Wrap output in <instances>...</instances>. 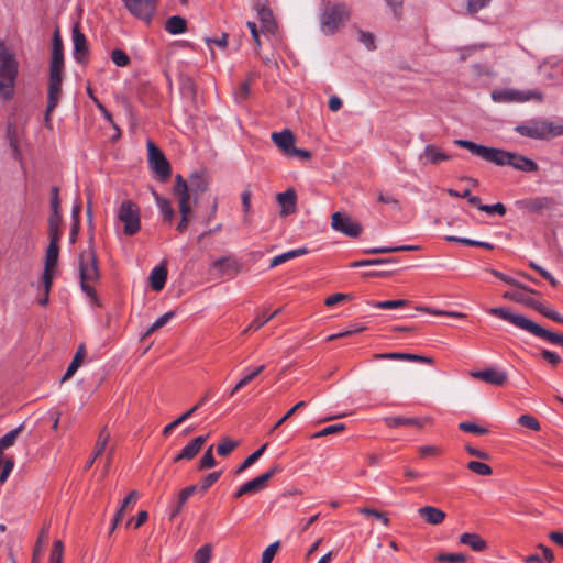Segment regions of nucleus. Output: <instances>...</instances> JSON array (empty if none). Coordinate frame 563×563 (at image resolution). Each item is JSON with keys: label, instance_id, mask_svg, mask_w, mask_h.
<instances>
[{"label": "nucleus", "instance_id": "obj_1", "mask_svg": "<svg viewBox=\"0 0 563 563\" xmlns=\"http://www.w3.org/2000/svg\"><path fill=\"white\" fill-rule=\"evenodd\" d=\"M454 144L468 150L472 154L479 156L486 162L494 163L498 166H511L515 169L531 173L538 170V164L531 158L518 153L508 152L501 148L488 147L476 144L468 140H455Z\"/></svg>", "mask_w": 563, "mask_h": 563}, {"label": "nucleus", "instance_id": "obj_2", "mask_svg": "<svg viewBox=\"0 0 563 563\" xmlns=\"http://www.w3.org/2000/svg\"><path fill=\"white\" fill-rule=\"evenodd\" d=\"M488 312L492 316L499 317V318L512 323L517 328L522 329L536 336L545 339L549 342H551L552 344L558 345L561 349H563V333L559 334V333L550 332V331L545 330L544 328H542L541 325H539L538 323L531 321L530 319H528L521 314H515L506 308H492V309H489Z\"/></svg>", "mask_w": 563, "mask_h": 563}, {"label": "nucleus", "instance_id": "obj_3", "mask_svg": "<svg viewBox=\"0 0 563 563\" xmlns=\"http://www.w3.org/2000/svg\"><path fill=\"white\" fill-rule=\"evenodd\" d=\"M19 63L14 53L0 43V96L5 100L13 97Z\"/></svg>", "mask_w": 563, "mask_h": 563}, {"label": "nucleus", "instance_id": "obj_4", "mask_svg": "<svg viewBox=\"0 0 563 563\" xmlns=\"http://www.w3.org/2000/svg\"><path fill=\"white\" fill-rule=\"evenodd\" d=\"M351 10L344 3L327 1L320 14V30L325 35H333L350 20Z\"/></svg>", "mask_w": 563, "mask_h": 563}, {"label": "nucleus", "instance_id": "obj_5", "mask_svg": "<svg viewBox=\"0 0 563 563\" xmlns=\"http://www.w3.org/2000/svg\"><path fill=\"white\" fill-rule=\"evenodd\" d=\"M515 131L522 136L536 140H549L563 135V125L548 120H529L515 128Z\"/></svg>", "mask_w": 563, "mask_h": 563}, {"label": "nucleus", "instance_id": "obj_6", "mask_svg": "<svg viewBox=\"0 0 563 563\" xmlns=\"http://www.w3.org/2000/svg\"><path fill=\"white\" fill-rule=\"evenodd\" d=\"M118 219L123 223L125 235L132 236L141 229L140 208L131 200L121 203L118 210Z\"/></svg>", "mask_w": 563, "mask_h": 563}, {"label": "nucleus", "instance_id": "obj_7", "mask_svg": "<svg viewBox=\"0 0 563 563\" xmlns=\"http://www.w3.org/2000/svg\"><path fill=\"white\" fill-rule=\"evenodd\" d=\"M79 278L80 284L96 283L100 278L98 269V260L92 245L80 254L79 258Z\"/></svg>", "mask_w": 563, "mask_h": 563}, {"label": "nucleus", "instance_id": "obj_8", "mask_svg": "<svg viewBox=\"0 0 563 563\" xmlns=\"http://www.w3.org/2000/svg\"><path fill=\"white\" fill-rule=\"evenodd\" d=\"M146 145L148 151V164L152 170L158 176L161 181H166L172 174L169 162L153 141H147Z\"/></svg>", "mask_w": 563, "mask_h": 563}, {"label": "nucleus", "instance_id": "obj_9", "mask_svg": "<svg viewBox=\"0 0 563 563\" xmlns=\"http://www.w3.org/2000/svg\"><path fill=\"white\" fill-rule=\"evenodd\" d=\"M282 471L279 465L272 466L267 472L245 482L233 494L234 498H241L244 495H252L263 490L267 486V482Z\"/></svg>", "mask_w": 563, "mask_h": 563}, {"label": "nucleus", "instance_id": "obj_10", "mask_svg": "<svg viewBox=\"0 0 563 563\" xmlns=\"http://www.w3.org/2000/svg\"><path fill=\"white\" fill-rule=\"evenodd\" d=\"M122 2L134 18L148 24L156 13L158 0H122Z\"/></svg>", "mask_w": 563, "mask_h": 563}, {"label": "nucleus", "instance_id": "obj_11", "mask_svg": "<svg viewBox=\"0 0 563 563\" xmlns=\"http://www.w3.org/2000/svg\"><path fill=\"white\" fill-rule=\"evenodd\" d=\"M543 95L539 90L501 89L492 92V99L496 102H525L532 99L541 101Z\"/></svg>", "mask_w": 563, "mask_h": 563}, {"label": "nucleus", "instance_id": "obj_12", "mask_svg": "<svg viewBox=\"0 0 563 563\" xmlns=\"http://www.w3.org/2000/svg\"><path fill=\"white\" fill-rule=\"evenodd\" d=\"M331 227L333 230L350 238H357L363 230L360 222L355 221L351 216L340 211L334 212L331 216Z\"/></svg>", "mask_w": 563, "mask_h": 563}, {"label": "nucleus", "instance_id": "obj_13", "mask_svg": "<svg viewBox=\"0 0 563 563\" xmlns=\"http://www.w3.org/2000/svg\"><path fill=\"white\" fill-rule=\"evenodd\" d=\"M59 240H49L48 247L45 254V264L42 282L46 284V286L52 285L53 283V271L57 266L58 256H59Z\"/></svg>", "mask_w": 563, "mask_h": 563}, {"label": "nucleus", "instance_id": "obj_14", "mask_svg": "<svg viewBox=\"0 0 563 563\" xmlns=\"http://www.w3.org/2000/svg\"><path fill=\"white\" fill-rule=\"evenodd\" d=\"M275 199L279 207L278 214L280 218H287L297 212L298 197L295 188L290 187L284 192L276 194Z\"/></svg>", "mask_w": 563, "mask_h": 563}, {"label": "nucleus", "instance_id": "obj_15", "mask_svg": "<svg viewBox=\"0 0 563 563\" xmlns=\"http://www.w3.org/2000/svg\"><path fill=\"white\" fill-rule=\"evenodd\" d=\"M471 377L483 380L494 386H503L508 378L506 371L497 367H487L484 369L470 372Z\"/></svg>", "mask_w": 563, "mask_h": 563}, {"label": "nucleus", "instance_id": "obj_16", "mask_svg": "<svg viewBox=\"0 0 563 563\" xmlns=\"http://www.w3.org/2000/svg\"><path fill=\"white\" fill-rule=\"evenodd\" d=\"M211 267L217 271L219 278L227 275H235L242 271V264L232 255L216 260L211 264Z\"/></svg>", "mask_w": 563, "mask_h": 563}, {"label": "nucleus", "instance_id": "obj_17", "mask_svg": "<svg viewBox=\"0 0 563 563\" xmlns=\"http://www.w3.org/2000/svg\"><path fill=\"white\" fill-rule=\"evenodd\" d=\"M71 35L74 42V57L78 63L84 64L87 62L88 44L85 34L80 31L78 22L73 26Z\"/></svg>", "mask_w": 563, "mask_h": 563}, {"label": "nucleus", "instance_id": "obj_18", "mask_svg": "<svg viewBox=\"0 0 563 563\" xmlns=\"http://www.w3.org/2000/svg\"><path fill=\"white\" fill-rule=\"evenodd\" d=\"M63 71H49L48 91H47V103L48 111H53L58 102L62 95V77Z\"/></svg>", "mask_w": 563, "mask_h": 563}, {"label": "nucleus", "instance_id": "obj_19", "mask_svg": "<svg viewBox=\"0 0 563 563\" xmlns=\"http://www.w3.org/2000/svg\"><path fill=\"white\" fill-rule=\"evenodd\" d=\"M207 435H198L195 439H192L190 442H188L178 454H176L173 459L174 462H179L183 460L190 461L192 460L202 449L203 444L206 443Z\"/></svg>", "mask_w": 563, "mask_h": 563}, {"label": "nucleus", "instance_id": "obj_20", "mask_svg": "<svg viewBox=\"0 0 563 563\" xmlns=\"http://www.w3.org/2000/svg\"><path fill=\"white\" fill-rule=\"evenodd\" d=\"M64 68V53H63V41L59 34V30L56 29L53 34V48L49 71H63Z\"/></svg>", "mask_w": 563, "mask_h": 563}, {"label": "nucleus", "instance_id": "obj_21", "mask_svg": "<svg viewBox=\"0 0 563 563\" xmlns=\"http://www.w3.org/2000/svg\"><path fill=\"white\" fill-rule=\"evenodd\" d=\"M272 140L275 145L285 154L289 155L291 150L295 147V135L294 133L286 129L282 132H274L272 134Z\"/></svg>", "mask_w": 563, "mask_h": 563}, {"label": "nucleus", "instance_id": "obj_22", "mask_svg": "<svg viewBox=\"0 0 563 563\" xmlns=\"http://www.w3.org/2000/svg\"><path fill=\"white\" fill-rule=\"evenodd\" d=\"M189 194L201 195L208 190L209 180L205 170L195 172L189 177Z\"/></svg>", "mask_w": 563, "mask_h": 563}, {"label": "nucleus", "instance_id": "obj_23", "mask_svg": "<svg viewBox=\"0 0 563 563\" xmlns=\"http://www.w3.org/2000/svg\"><path fill=\"white\" fill-rule=\"evenodd\" d=\"M109 439H110V432L104 427L99 432L92 455L87 461V463L85 465V470H89L92 466V464L95 463V461L104 452V450L108 445Z\"/></svg>", "mask_w": 563, "mask_h": 563}, {"label": "nucleus", "instance_id": "obj_24", "mask_svg": "<svg viewBox=\"0 0 563 563\" xmlns=\"http://www.w3.org/2000/svg\"><path fill=\"white\" fill-rule=\"evenodd\" d=\"M419 516L429 525H440L445 519V512L433 506H424L418 509Z\"/></svg>", "mask_w": 563, "mask_h": 563}, {"label": "nucleus", "instance_id": "obj_25", "mask_svg": "<svg viewBox=\"0 0 563 563\" xmlns=\"http://www.w3.org/2000/svg\"><path fill=\"white\" fill-rule=\"evenodd\" d=\"M556 202L551 197H538L525 201V208L530 212H541L553 209Z\"/></svg>", "mask_w": 563, "mask_h": 563}, {"label": "nucleus", "instance_id": "obj_26", "mask_svg": "<svg viewBox=\"0 0 563 563\" xmlns=\"http://www.w3.org/2000/svg\"><path fill=\"white\" fill-rule=\"evenodd\" d=\"M460 542L470 547L473 551H484L487 548V542L477 533L464 532L460 536Z\"/></svg>", "mask_w": 563, "mask_h": 563}, {"label": "nucleus", "instance_id": "obj_27", "mask_svg": "<svg viewBox=\"0 0 563 563\" xmlns=\"http://www.w3.org/2000/svg\"><path fill=\"white\" fill-rule=\"evenodd\" d=\"M384 422L389 428L398 427H417L422 428V422L418 418L412 417H385Z\"/></svg>", "mask_w": 563, "mask_h": 563}, {"label": "nucleus", "instance_id": "obj_28", "mask_svg": "<svg viewBox=\"0 0 563 563\" xmlns=\"http://www.w3.org/2000/svg\"><path fill=\"white\" fill-rule=\"evenodd\" d=\"M167 279V269L164 265L155 267L150 275V285L154 291H159L164 288Z\"/></svg>", "mask_w": 563, "mask_h": 563}, {"label": "nucleus", "instance_id": "obj_29", "mask_svg": "<svg viewBox=\"0 0 563 563\" xmlns=\"http://www.w3.org/2000/svg\"><path fill=\"white\" fill-rule=\"evenodd\" d=\"M24 424L21 423L16 428L12 429L3 437L0 438V463L3 461L4 450L12 446L18 438V435L23 431Z\"/></svg>", "mask_w": 563, "mask_h": 563}, {"label": "nucleus", "instance_id": "obj_30", "mask_svg": "<svg viewBox=\"0 0 563 563\" xmlns=\"http://www.w3.org/2000/svg\"><path fill=\"white\" fill-rule=\"evenodd\" d=\"M165 30L173 35L183 34L187 31V21L180 15H173L167 19Z\"/></svg>", "mask_w": 563, "mask_h": 563}, {"label": "nucleus", "instance_id": "obj_31", "mask_svg": "<svg viewBox=\"0 0 563 563\" xmlns=\"http://www.w3.org/2000/svg\"><path fill=\"white\" fill-rule=\"evenodd\" d=\"M423 156L427 159V163L432 165H438L443 161L450 159V155L441 152L435 145L429 144L423 150Z\"/></svg>", "mask_w": 563, "mask_h": 563}, {"label": "nucleus", "instance_id": "obj_32", "mask_svg": "<svg viewBox=\"0 0 563 563\" xmlns=\"http://www.w3.org/2000/svg\"><path fill=\"white\" fill-rule=\"evenodd\" d=\"M307 253H308V250L306 247H301V249H296V250H291V251L285 252L283 254H279L272 258V261L269 263V268H274L289 260H292L300 255H305Z\"/></svg>", "mask_w": 563, "mask_h": 563}, {"label": "nucleus", "instance_id": "obj_33", "mask_svg": "<svg viewBox=\"0 0 563 563\" xmlns=\"http://www.w3.org/2000/svg\"><path fill=\"white\" fill-rule=\"evenodd\" d=\"M376 356L379 358L404 360L420 363L433 362L431 357L424 356L423 354H376Z\"/></svg>", "mask_w": 563, "mask_h": 563}, {"label": "nucleus", "instance_id": "obj_34", "mask_svg": "<svg viewBox=\"0 0 563 563\" xmlns=\"http://www.w3.org/2000/svg\"><path fill=\"white\" fill-rule=\"evenodd\" d=\"M60 225L62 214L60 212L52 211L48 218V236L49 240H60Z\"/></svg>", "mask_w": 563, "mask_h": 563}, {"label": "nucleus", "instance_id": "obj_35", "mask_svg": "<svg viewBox=\"0 0 563 563\" xmlns=\"http://www.w3.org/2000/svg\"><path fill=\"white\" fill-rule=\"evenodd\" d=\"M91 360H87V354H75L71 363L69 364L66 373L60 378V383H65L69 378H71L77 369L84 364L89 363Z\"/></svg>", "mask_w": 563, "mask_h": 563}, {"label": "nucleus", "instance_id": "obj_36", "mask_svg": "<svg viewBox=\"0 0 563 563\" xmlns=\"http://www.w3.org/2000/svg\"><path fill=\"white\" fill-rule=\"evenodd\" d=\"M179 81L183 96L195 101L197 96V87L192 78L186 75H180Z\"/></svg>", "mask_w": 563, "mask_h": 563}, {"label": "nucleus", "instance_id": "obj_37", "mask_svg": "<svg viewBox=\"0 0 563 563\" xmlns=\"http://www.w3.org/2000/svg\"><path fill=\"white\" fill-rule=\"evenodd\" d=\"M153 196H154L155 201L163 214L164 220L170 222L175 216V212H174L170 201L166 198L158 196L154 190H153Z\"/></svg>", "mask_w": 563, "mask_h": 563}, {"label": "nucleus", "instance_id": "obj_38", "mask_svg": "<svg viewBox=\"0 0 563 563\" xmlns=\"http://www.w3.org/2000/svg\"><path fill=\"white\" fill-rule=\"evenodd\" d=\"M421 246L419 245H401V246H384V247H373L365 250L364 252L367 254H383V253H394L401 251H418Z\"/></svg>", "mask_w": 563, "mask_h": 563}, {"label": "nucleus", "instance_id": "obj_39", "mask_svg": "<svg viewBox=\"0 0 563 563\" xmlns=\"http://www.w3.org/2000/svg\"><path fill=\"white\" fill-rule=\"evenodd\" d=\"M503 297L505 299H508V300H511L515 302L523 303L527 307H530L532 309H534L536 303H537L536 299H533L520 291H514V292L507 291L503 295Z\"/></svg>", "mask_w": 563, "mask_h": 563}, {"label": "nucleus", "instance_id": "obj_40", "mask_svg": "<svg viewBox=\"0 0 563 563\" xmlns=\"http://www.w3.org/2000/svg\"><path fill=\"white\" fill-rule=\"evenodd\" d=\"M267 448V443H264L261 445L256 451H254L252 454H250L236 468V473H242L246 468H249L251 465H253L265 452Z\"/></svg>", "mask_w": 563, "mask_h": 563}, {"label": "nucleus", "instance_id": "obj_41", "mask_svg": "<svg viewBox=\"0 0 563 563\" xmlns=\"http://www.w3.org/2000/svg\"><path fill=\"white\" fill-rule=\"evenodd\" d=\"M490 274H493L495 277L501 279L503 282H505L506 284L508 285H511L514 287H517L523 291H527V292H530V294H534L536 291L529 287H527L526 285L519 283L518 280H516L515 278L499 272V271H496V269H490L489 271Z\"/></svg>", "mask_w": 563, "mask_h": 563}, {"label": "nucleus", "instance_id": "obj_42", "mask_svg": "<svg viewBox=\"0 0 563 563\" xmlns=\"http://www.w3.org/2000/svg\"><path fill=\"white\" fill-rule=\"evenodd\" d=\"M258 18L263 24V29L268 31V32H273L274 29H275V22H274V19H273V13H272V10L268 9V8H265V7H262L258 12Z\"/></svg>", "mask_w": 563, "mask_h": 563}, {"label": "nucleus", "instance_id": "obj_43", "mask_svg": "<svg viewBox=\"0 0 563 563\" xmlns=\"http://www.w3.org/2000/svg\"><path fill=\"white\" fill-rule=\"evenodd\" d=\"M445 239H446V241H450V242H457V243L470 245V246H479V247H484L487 250L494 249V245L490 243L476 241V240H472V239H467V238H457L454 235H449Z\"/></svg>", "mask_w": 563, "mask_h": 563}, {"label": "nucleus", "instance_id": "obj_44", "mask_svg": "<svg viewBox=\"0 0 563 563\" xmlns=\"http://www.w3.org/2000/svg\"><path fill=\"white\" fill-rule=\"evenodd\" d=\"M466 466L470 471L481 476H489L493 473L492 467L483 462L470 461Z\"/></svg>", "mask_w": 563, "mask_h": 563}, {"label": "nucleus", "instance_id": "obj_45", "mask_svg": "<svg viewBox=\"0 0 563 563\" xmlns=\"http://www.w3.org/2000/svg\"><path fill=\"white\" fill-rule=\"evenodd\" d=\"M222 475V471H217L209 473L205 477H202L199 482L198 489L201 492H207Z\"/></svg>", "mask_w": 563, "mask_h": 563}, {"label": "nucleus", "instance_id": "obj_46", "mask_svg": "<svg viewBox=\"0 0 563 563\" xmlns=\"http://www.w3.org/2000/svg\"><path fill=\"white\" fill-rule=\"evenodd\" d=\"M435 560L441 563H465L466 556L462 553H440Z\"/></svg>", "mask_w": 563, "mask_h": 563}, {"label": "nucleus", "instance_id": "obj_47", "mask_svg": "<svg viewBox=\"0 0 563 563\" xmlns=\"http://www.w3.org/2000/svg\"><path fill=\"white\" fill-rule=\"evenodd\" d=\"M217 462L213 456V446L210 445L206 452L203 453L201 460L199 461L198 468L199 470H207L216 466Z\"/></svg>", "mask_w": 563, "mask_h": 563}, {"label": "nucleus", "instance_id": "obj_48", "mask_svg": "<svg viewBox=\"0 0 563 563\" xmlns=\"http://www.w3.org/2000/svg\"><path fill=\"white\" fill-rule=\"evenodd\" d=\"M518 423L525 428H528L532 431H539L541 429V426H540V422L538 421V419L536 417H533L532 415H521L519 418H518Z\"/></svg>", "mask_w": 563, "mask_h": 563}, {"label": "nucleus", "instance_id": "obj_49", "mask_svg": "<svg viewBox=\"0 0 563 563\" xmlns=\"http://www.w3.org/2000/svg\"><path fill=\"white\" fill-rule=\"evenodd\" d=\"M459 429L464 432H470L478 435L486 434L488 430L484 427H481L472 421H463L459 423Z\"/></svg>", "mask_w": 563, "mask_h": 563}, {"label": "nucleus", "instance_id": "obj_50", "mask_svg": "<svg viewBox=\"0 0 563 563\" xmlns=\"http://www.w3.org/2000/svg\"><path fill=\"white\" fill-rule=\"evenodd\" d=\"M211 545L205 544L194 555V563H209L211 559Z\"/></svg>", "mask_w": 563, "mask_h": 563}, {"label": "nucleus", "instance_id": "obj_51", "mask_svg": "<svg viewBox=\"0 0 563 563\" xmlns=\"http://www.w3.org/2000/svg\"><path fill=\"white\" fill-rule=\"evenodd\" d=\"M534 310L555 322L563 323V317L561 314H559L554 310L547 308L544 305H542L539 301H537Z\"/></svg>", "mask_w": 563, "mask_h": 563}, {"label": "nucleus", "instance_id": "obj_52", "mask_svg": "<svg viewBox=\"0 0 563 563\" xmlns=\"http://www.w3.org/2000/svg\"><path fill=\"white\" fill-rule=\"evenodd\" d=\"M64 554V544L60 540H55L49 554V563H62Z\"/></svg>", "mask_w": 563, "mask_h": 563}, {"label": "nucleus", "instance_id": "obj_53", "mask_svg": "<svg viewBox=\"0 0 563 563\" xmlns=\"http://www.w3.org/2000/svg\"><path fill=\"white\" fill-rule=\"evenodd\" d=\"M176 198L178 199V208H179L180 217L189 219V216L191 213V207L189 205L190 195L188 194V195L176 196Z\"/></svg>", "mask_w": 563, "mask_h": 563}, {"label": "nucleus", "instance_id": "obj_54", "mask_svg": "<svg viewBox=\"0 0 563 563\" xmlns=\"http://www.w3.org/2000/svg\"><path fill=\"white\" fill-rule=\"evenodd\" d=\"M408 305V300L405 299H397V300H386V301H378L372 303L373 307L379 308V309H396L406 307Z\"/></svg>", "mask_w": 563, "mask_h": 563}, {"label": "nucleus", "instance_id": "obj_55", "mask_svg": "<svg viewBox=\"0 0 563 563\" xmlns=\"http://www.w3.org/2000/svg\"><path fill=\"white\" fill-rule=\"evenodd\" d=\"M111 59L119 67H125L130 64V57L128 54L119 48L111 52Z\"/></svg>", "mask_w": 563, "mask_h": 563}, {"label": "nucleus", "instance_id": "obj_56", "mask_svg": "<svg viewBox=\"0 0 563 563\" xmlns=\"http://www.w3.org/2000/svg\"><path fill=\"white\" fill-rule=\"evenodd\" d=\"M173 194L175 197L189 194L188 183L179 174L176 175L175 177V186L173 188Z\"/></svg>", "mask_w": 563, "mask_h": 563}, {"label": "nucleus", "instance_id": "obj_57", "mask_svg": "<svg viewBox=\"0 0 563 563\" xmlns=\"http://www.w3.org/2000/svg\"><path fill=\"white\" fill-rule=\"evenodd\" d=\"M280 312V309L275 310L272 314L263 318H256L244 331L243 333H247L251 330H258L262 328L265 323H267L269 320H272L275 316H277Z\"/></svg>", "mask_w": 563, "mask_h": 563}, {"label": "nucleus", "instance_id": "obj_58", "mask_svg": "<svg viewBox=\"0 0 563 563\" xmlns=\"http://www.w3.org/2000/svg\"><path fill=\"white\" fill-rule=\"evenodd\" d=\"M238 446V442L230 440V439H223L217 448L218 454L221 456L229 455L235 448Z\"/></svg>", "mask_w": 563, "mask_h": 563}, {"label": "nucleus", "instance_id": "obj_59", "mask_svg": "<svg viewBox=\"0 0 563 563\" xmlns=\"http://www.w3.org/2000/svg\"><path fill=\"white\" fill-rule=\"evenodd\" d=\"M265 366L258 365L255 367H246L243 369L242 373V379L247 384H250L256 376H258L263 371Z\"/></svg>", "mask_w": 563, "mask_h": 563}, {"label": "nucleus", "instance_id": "obj_60", "mask_svg": "<svg viewBox=\"0 0 563 563\" xmlns=\"http://www.w3.org/2000/svg\"><path fill=\"white\" fill-rule=\"evenodd\" d=\"M360 512L362 515H365V516H373V517H375V519L380 520L384 526H386V527L389 526L390 521H389V519H388V517L386 516L385 512L378 511V510L373 509V508H361Z\"/></svg>", "mask_w": 563, "mask_h": 563}, {"label": "nucleus", "instance_id": "obj_61", "mask_svg": "<svg viewBox=\"0 0 563 563\" xmlns=\"http://www.w3.org/2000/svg\"><path fill=\"white\" fill-rule=\"evenodd\" d=\"M175 313L173 311L166 312L165 314L161 316L146 331L145 335H148L156 331L157 329L165 325L174 316Z\"/></svg>", "mask_w": 563, "mask_h": 563}, {"label": "nucleus", "instance_id": "obj_62", "mask_svg": "<svg viewBox=\"0 0 563 563\" xmlns=\"http://www.w3.org/2000/svg\"><path fill=\"white\" fill-rule=\"evenodd\" d=\"M47 531H48V529L46 527H44L41 530L40 537H38V539H37V541L35 543L34 550H33V558H32V562L31 563H40L42 543H43V539L47 534Z\"/></svg>", "mask_w": 563, "mask_h": 563}, {"label": "nucleus", "instance_id": "obj_63", "mask_svg": "<svg viewBox=\"0 0 563 563\" xmlns=\"http://www.w3.org/2000/svg\"><path fill=\"white\" fill-rule=\"evenodd\" d=\"M278 547H279L278 541L269 544L262 553L261 563H272V561L277 552Z\"/></svg>", "mask_w": 563, "mask_h": 563}, {"label": "nucleus", "instance_id": "obj_64", "mask_svg": "<svg viewBox=\"0 0 563 563\" xmlns=\"http://www.w3.org/2000/svg\"><path fill=\"white\" fill-rule=\"evenodd\" d=\"M492 0H467L466 10L470 14H475L490 3Z\"/></svg>", "mask_w": 563, "mask_h": 563}]
</instances>
